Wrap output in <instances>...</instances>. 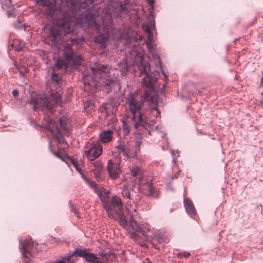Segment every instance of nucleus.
<instances>
[{"instance_id":"28","label":"nucleus","mask_w":263,"mask_h":263,"mask_svg":"<svg viewBox=\"0 0 263 263\" xmlns=\"http://www.w3.org/2000/svg\"><path fill=\"white\" fill-rule=\"evenodd\" d=\"M120 68H121V71L122 73H125L128 70V66L126 61H123L122 63H120L119 65Z\"/></svg>"},{"instance_id":"8","label":"nucleus","mask_w":263,"mask_h":263,"mask_svg":"<svg viewBox=\"0 0 263 263\" xmlns=\"http://www.w3.org/2000/svg\"><path fill=\"white\" fill-rule=\"evenodd\" d=\"M60 128H59L56 123H54L51 126L49 127V130L51 134L57 139L59 142L63 141L64 137L61 133V129L66 136L70 135V120L65 116L61 117L59 120Z\"/></svg>"},{"instance_id":"37","label":"nucleus","mask_w":263,"mask_h":263,"mask_svg":"<svg viewBox=\"0 0 263 263\" xmlns=\"http://www.w3.org/2000/svg\"><path fill=\"white\" fill-rule=\"evenodd\" d=\"M143 263H152V262L149 258H146L143 261Z\"/></svg>"},{"instance_id":"31","label":"nucleus","mask_w":263,"mask_h":263,"mask_svg":"<svg viewBox=\"0 0 263 263\" xmlns=\"http://www.w3.org/2000/svg\"><path fill=\"white\" fill-rule=\"evenodd\" d=\"M117 121V118L112 115L110 119L108 121V125H110V127L112 126V125H115V123Z\"/></svg>"},{"instance_id":"23","label":"nucleus","mask_w":263,"mask_h":263,"mask_svg":"<svg viewBox=\"0 0 263 263\" xmlns=\"http://www.w3.org/2000/svg\"><path fill=\"white\" fill-rule=\"evenodd\" d=\"M25 46L24 42L21 39H15L13 40L12 46L14 49L17 51L23 50Z\"/></svg>"},{"instance_id":"12","label":"nucleus","mask_w":263,"mask_h":263,"mask_svg":"<svg viewBox=\"0 0 263 263\" xmlns=\"http://www.w3.org/2000/svg\"><path fill=\"white\" fill-rule=\"evenodd\" d=\"M20 250L24 258H27L28 255L34 257L37 252V249L31 238L28 237L23 241H20Z\"/></svg>"},{"instance_id":"20","label":"nucleus","mask_w":263,"mask_h":263,"mask_svg":"<svg viewBox=\"0 0 263 263\" xmlns=\"http://www.w3.org/2000/svg\"><path fill=\"white\" fill-rule=\"evenodd\" d=\"M72 166L81 174L82 178L92 188L93 187L95 186L97 183L95 181L91 180L88 177H86L84 174L82 169L79 167V164H78V162L76 160L74 161L73 163L72 164Z\"/></svg>"},{"instance_id":"42","label":"nucleus","mask_w":263,"mask_h":263,"mask_svg":"<svg viewBox=\"0 0 263 263\" xmlns=\"http://www.w3.org/2000/svg\"><path fill=\"white\" fill-rule=\"evenodd\" d=\"M104 255V253H102V256H103Z\"/></svg>"},{"instance_id":"14","label":"nucleus","mask_w":263,"mask_h":263,"mask_svg":"<svg viewBox=\"0 0 263 263\" xmlns=\"http://www.w3.org/2000/svg\"><path fill=\"white\" fill-rule=\"evenodd\" d=\"M105 26L104 22L102 21V31L101 33L94 37L95 42L102 49H105L107 46L109 40V33L111 29V24L108 25L106 27Z\"/></svg>"},{"instance_id":"30","label":"nucleus","mask_w":263,"mask_h":263,"mask_svg":"<svg viewBox=\"0 0 263 263\" xmlns=\"http://www.w3.org/2000/svg\"><path fill=\"white\" fill-rule=\"evenodd\" d=\"M191 255L190 253L188 252H180L177 254V256L179 258H187Z\"/></svg>"},{"instance_id":"26","label":"nucleus","mask_w":263,"mask_h":263,"mask_svg":"<svg viewBox=\"0 0 263 263\" xmlns=\"http://www.w3.org/2000/svg\"><path fill=\"white\" fill-rule=\"evenodd\" d=\"M73 253L70 256H66L63 257L60 260H58L54 262V263H73V261L71 260V258L74 256Z\"/></svg>"},{"instance_id":"15","label":"nucleus","mask_w":263,"mask_h":263,"mask_svg":"<svg viewBox=\"0 0 263 263\" xmlns=\"http://www.w3.org/2000/svg\"><path fill=\"white\" fill-rule=\"evenodd\" d=\"M73 255L83 258L86 261L90 263H98L99 258L92 253H89L87 249H77L73 252Z\"/></svg>"},{"instance_id":"19","label":"nucleus","mask_w":263,"mask_h":263,"mask_svg":"<svg viewBox=\"0 0 263 263\" xmlns=\"http://www.w3.org/2000/svg\"><path fill=\"white\" fill-rule=\"evenodd\" d=\"M91 170L98 180L103 178V164L100 161H96L91 163Z\"/></svg>"},{"instance_id":"41","label":"nucleus","mask_w":263,"mask_h":263,"mask_svg":"<svg viewBox=\"0 0 263 263\" xmlns=\"http://www.w3.org/2000/svg\"><path fill=\"white\" fill-rule=\"evenodd\" d=\"M99 262L98 263H104L101 260L100 258L99 259Z\"/></svg>"},{"instance_id":"3","label":"nucleus","mask_w":263,"mask_h":263,"mask_svg":"<svg viewBox=\"0 0 263 263\" xmlns=\"http://www.w3.org/2000/svg\"><path fill=\"white\" fill-rule=\"evenodd\" d=\"M133 115L131 120L122 122L124 136L128 135L134 128L139 132L161 137L165 140V134L159 131L158 126H154L156 119L160 115L157 108V98L149 97L147 92L143 96L130 93L125 101Z\"/></svg>"},{"instance_id":"13","label":"nucleus","mask_w":263,"mask_h":263,"mask_svg":"<svg viewBox=\"0 0 263 263\" xmlns=\"http://www.w3.org/2000/svg\"><path fill=\"white\" fill-rule=\"evenodd\" d=\"M138 181L139 189L144 194H147L149 197H157L158 196V194L153 187L151 179L142 175L140 177Z\"/></svg>"},{"instance_id":"1","label":"nucleus","mask_w":263,"mask_h":263,"mask_svg":"<svg viewBox=\"0 0 263 263\" xmlns=\"http://www.w3.org/2000/svg\"><path fill=\"white\" fill-rule=\"evenodd\" d=\"M98 195L103 208L109 218L119 221L120 224L126 229L130 233V238L135 239L141 246L146 245L144 241H149L153 237L151 227L148 223H139L136 208L141 204V197L136 196L134 199V190L129 185L123 186L122 195L126 203L128 217L123 212V203L120 197H110L109 192L100 185L92 187Z\"/></svg>"},{"instance_id":"38","label":"nucleus","mask_w":263,"mask_h":263,"mask_svg":"<svg viewBox=\"0 0 263 263\" xmlns=\"http://www.w3.org/2000/svg\"><path fill=\"white\" fill-rule=\"evenodd\" d=\"M14 66H15V69H16V70H18V71H19V72H20V75H21V76H23V72H22L21 71H20V70H18V67H17V66L16 65L15 63H14Z\"/></svg>"},{"instance_id":"27","label":"nucleus","mask_w":263,"mask_h":263,"mask_svg":"<svg viewBox=\"0 0 263 263\" xmlns=\"http://www.w3.org/2000/svg\"><path fill=\"white\" fill-rule=\"evenodd\" d=\"M67 67V63L62 60H58L54 65V68L56 69H60L62 68H66Z\"/></svg>"},{"instance_id":"24","label":"nucleus","mask_w":263,"mask_h":263,"mask_svg":"<svg viewBox=\"0 0 263 263\" xmlns=\"http://www.w3.org/2000/svg\"><path fill=\"white\" fill-rule=\"evenodd\" d=\"M130 174L133 178L139 179L140 177H141V168L138 166H134L130 169Z\"/></svg>"},{"instance_id":"29","label":"nucleus","mask_w":263,"mask_h":263,"mask_svg":"<svg viewBox=\"0 0 263 263\" xmlns=\"http://www.w3.org/2000/svg\"><path fill=\"white\" fill-rule=\"evenodd\" d=\"M75 160H76L75 159H73L69 156H67L66 157H65V160H64L66 163L67 164V165L69 167H70L71 165H72V164L73 163V162Z\"/></svg>"},{"instance_id":"22","label":"nucleus","mask_w":263,"mask_h":263,"mask_svg":"<svg viewBox=\"0 0 263 263\" xmlns=\"http://www.w3.org/2000/svg\"><path fill=\"white\" fill-rule=\"evenodd\" d=\"M2 3V8L5 10L9 15L12 14L13 10V6L12 5L11 0H0Z\"/></svg>"},{"instance_id":"36","label":"nucleus","mask_w":263,"mask_h":263,"mask_svg":"<svg viewBox=\"0 0 263 263\" xmlns=\"http://www.w3.org/2000/svg\"><path fill=\"white\" fill-rule=\"evenodd\" d=\"M261 98L260 100L259 103L261 105L262 107L263 108V92L261 93Z\"/></svg>"},{"instance_id":"10","label":"nucleus","mask_w":263,"mask_h":263,"mask_svg":"<svg viewBox=\"0 0 263 263\" xmlns=\"http://www.w3.org/2000/svg\"><path fill=\"white\" fill-rule=\"evenodd\" d=\"M63 55L66 62L73 68H78L83 60L80 54L73 51L71 46L69 44H67L65 46Z\"/></svg>"},{"instance_id":"18","label":"nucleus","mask_w":263,"mask_h":263,"mask_svg":"<svg viewBox=\"0 0 263 263\" xmlns=\"http://www.w3.org/2000/svg\"><path fill=\"white\" fill-rule=\"evenodd\" d=\"M107 169L109 177L114 180L117 179L119 177L121 171L119 165L117 163L112 160H109L107 163Z\"/></svg>"},{"instance_id":"33","label":"nucleus","mask_w":263,"mask_h":263,"mask_svg":"<svg viewBox=\"0 0 263 263\" xmlns=\"http://www.w3.org/2000/svg\"><path fill=\"white\" fill-rule=\"evenodd\" d=\"M71 210L76 215H77L78 217H79L77 210L73 205H71Z\"/></svg>"},{"instance_id":"21","label":"nucleus","mask_w":263,"mask_h":263,"mask_svg":"<svg viewBox=\"0 0 263 263\" xmlns=\"http://www.w3.org/2000/svg\"><path fill=\"white\" fill-rule=\"evenodd\" d=\"M184 204L187 213L193 217L196 215V210L192 201L189 199H184Z\"/></svg>"},{"instance_id":"35","label":"nucleus","mask_w":263,"mask_h":263,"mask_svg":"<svg viewBox=\"0 0 263 263\" xmlns=\"http://www.w3.org/2000/svg\"><path fill=\"white\" fill-rule=\"evenodd\" d=\"M12 95L14 97H16L18 96V91L16 89L13 90L12 91Z\"/></svg>"},{"instance_id":"34","label":"nucleus","mask_w":263,"mask_h":263,"mask_svg":"<svg viewBox=\"0 0 263 263\" xmlns=\"http://www.w3.org/2000/svg\"><path fill=\"white\" fill-rule=\"evenodd\" d=\"M147 2L148 3L152 10L154 9V0H147Z\"/></svg>"},{"instance_id":"16","label":"nucleus","mask_w":263,"mask_h":263,"mask_svg":"<svg viewBox=\"0 0 263 263\" xmlns=\"http://www.w3.org/2000/svg\"><path fill=\"white\" fill-rule=\"evenodd\" d=\"M116 128V125H112L110 128L102 130L99 135L98 142L104 144L110 143L113 139Z\"/></svg>"},{"instance_id":"11","label":"nucleus","mask_w":263,"mask_h":263,"mask_svg":"<svg viewBox=\"0 0 263 263\" xmlns=\"http://www.w3.org/2000/svg\"><path fill=\"white\" fill-rule=\"evenodd\" d=\"M84 152V156L89 160L93 161L103 152V146L98 141H92L86 146Z\"/></svg>"},{"instance_id":"7","label":"nucleus","mask_w":263,"mask_h":263,"mask_svg":"<svg viewBox=\"0 0 263 263\" xmlns=\"http://www.w3.org/2000/svg\"><path fill=\"white\" fill-rule=\"evenodd\" d=\"M116 147L118 152L122 153L127 159L134 158L140 152V142L138 140L134 142L128 141L124 142L120 140Z\"/></svg>"},{"instance_id":"9","label":"nucleus","mask_w":263,"mask_h":263,"mask_svg":"<svg viewBox=\"0 0 263 263\" xmlns=\"http://www.w3.org/2000/svg\"><path fill=\"white\" fill-rule=\"evenodd\" d=\"M143 29L147 33L146 39L144 41L148 50L154 57L156 45L154 44L153 31L155 30V23L154 19L150 17L147 22L142 25Z\"/></svg>"},{"instance_id":"39","label":"nucleus","mask_w":263,"mask_h":263,"mask_svg":"<svg viewBox=\"0 0 263 263\" xmlns=\"http://www.w3.org/2000/svg\"><path fill=\"white\" fill-rule=\"evenodd\" d=\"M54 155L58 158H61V156L60 155V154L59 153H57V152H54L53 153Z\"/></svg>"},{"instance_id":"4","label":"nucleus","mask_w":263,"mask_h":263,"mask_svg":"<svg viewBox=\"0 0 263 263\" xmlns=\"http://www.w3.org/2000/svg\"><path fill=\"white\" fill-rule=\"evenodd\" d=\"M110 67L106 65L96 63L93 66L87 67L83 72L84 84L98 88L100 87L106 93L109 92L119 84L109 75Z\"/></svg>"},{"instance_id":"6","label":"nucleus","mask_w":263,"mask_h":263,"mask_svg":"<svg viewBox=\"0 0 263 263\" xmlns=\"http://www.w3.org/2000/svg\"><path fill=\"white\" fill-rule=\"evenodd\" d=\"M134 64L137 65L139 71L141 74H144L145 77L142 79V84L145 86L148 89H152L154 84L157 81V78L149 74L151 68L149 63L144 59L143 53L141 52V49L135 52V55L134 61Z\"/></svg>"},{"instance_id":"25","label":"nucleus","mask_w":263,"mask_h":263,"mask_svg":"<svg viewBox=\"0 0 263 263\" xmlns=\"http://www.w3.org/2000/svg\"><path fill=\"white\" fill-rule=\"evenodd\" d=\"M51 80L52 81V82L54 83L56 86H59V85L60 84L61 81V79L60 77L58 76V74L54 71L52 72Z\"/></svg>"},{"instance_id":"2","label":"nucleus","mask_w":263,"mask_h":263,"mask_svg":"<svg viewBox=\"0 0 263 263\" xmlns=\"http://www.w3.org/2000/svg\"><path fill=\"white\" fill-rule=\"evenodd\" d=\"M95 0H71L67 10L63 12L62 18H58L57 26L49 28L48 39L54 46L63 41H70L72 44L79 42L77 37L82 28L95 27L101 31L98 26L94 14L90 11V6Z\"/></svg>"},{"instance_id":"32","label":"nucleus","mask_w":263,"mask_h":263,"mask_svg":"<svg viewBox=\"0 0 263 263\" xmlns=\"http://www.w3.org/2000/svg\"><path fill=\"white\" fill-rule=\"evenodd\" d=\"M162 74H163V76L164 77V81H165V83L163 85V88H165L166 85V84H167V82L168 81V79L167 78V76L164 73V72L163 71H162Z\"/></svg>"},{"instance_id":"40","label":"nucleus","mask_w":263,"mask_h":263,"mask_svg":"<svg viewBox=\"0 0 263 263\" xmlns=\"http://www.w3.org/2000/svg\"><path fill=\"white\" fill-rule=\"evenodd\" d=\"M260 85L263 86V71L262 72V78L260 81Z\"/></svg>"},{"instance_id":"5","label":"nucleus","mask_w":263,"mask_h":263,"mask_svg":"<svg viewBox=\"0 0 263 263\" xmlns=\"http://www.w3.org/2000/svg\"><path fill=\"white\" fill-rule=\"evenodd\" d=\"M27 103L34 110L41 109L43 111L52 112L53 109L61 103V96L59 94H52L46 97L44 95H38L35 92L30 94Z\"/></svg>"},{"instance_id":"17","label":"nucleus","mask_w":263,"mask_h":263,"mask_svg":"<svg viewBox=\"0 0 263 263\" xmlns=\"http://www.w3.org/2000/svg\"><path fill=\"white\" fill-rule=\"evenodd\" d=\"M36 3L43 7H46L47 14L51 17L55 18L57 16L58 10L55 4L50 0H35Z\"/></svg>"}]
</instances>
